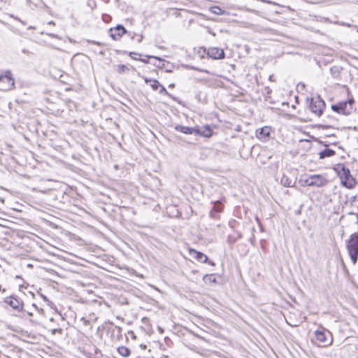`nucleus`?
<instances>
[{
	"label": "nucleus",
	"instance_id": "1",
	"mask_svg": "<svg viewBox=\"0 0 358 358\" xmlns=\"http://www.w3.org/2000/svg\"><path fill=\"white\" fill-rule=\"evenodd\" d=\"M334 171L341 179V183L348 189H352L357 182L352 177L348 168L343 164H338L334 168Z\"/></svg>",
	"mask_w": 358,
	"mask_h": 358
},
{
	"label": "nucleus",
	"instance_id": "2",
	"mask_svg": "<svg viewBox=\"0 0 358 358\" xmlns=\"http://www.w3.org/2000/svg\"><path fill=\"white\" fill-rule=\"evenodd\" d=\"M15 78L12 72L5 71L0 74V90L7 92L15 88Z\"/></svg>",
	"mask_w": 358,
	"mask_h": 358
},
{
	"label": "nucleus",
	"instance_id": "3",
	"mask_svg": "<svg viewBox=\"0 0 358 358\" xmlns=\"http://www.w3.org/2000/svg\"><path fill=\"white\" fill-rule=\"evenodd\" d=\"M346 247L353 264H355L358 257V233L352 234L350 236Z\"/></svg>",
	"mask_w": 358,
	"mask_h": 358
},
{
	"label": "nucleus",
	"instance_id": "4",
	"mask_svg": "<svg viewBox=\"0 0 358 358\" xmlns=\"http://www.w3.org/2000/svg\"><path fill=\"white\" fill-rule=\"evenodd\" d=\"M307 101L309 102V108L313 113L317 117L322 114L325 103L319 96L310 99H307Z\"/></svg>",
	"mask_w": 358,
	"mask_h": 358
},
{
	"label": "nucleus",
	"instance_id": "5",
	"mask_svg": "<svg viewBox=\"0 0 358 358\" xmlns=\"http://www.w3.org/2000/svg\"><path fill=\"white\" fill-rule=\"evenodd\" d=\"M304 183L307 186H313L317 187H322L328 183V180L322 175L314 174L308 176L305 180Z\"/></svg>",
	"mask_w": 358,
	"mask_h": 358
},
{
	"label": "nucleus",
	"instance_id": "6",
	"mask_svg": "<svg viewBox=\"0 0 358 358\" xmlns=\"http://www.w3.org/2000/svg\"><path fill=\"white\" fill-rule=\"evenodd\" d=\"M352 103L353 100L352 99L348 101L339 102L337 104L331 105V109L339 114L349 115L352 109Z\"/></svg>",
	"mask_w": 358,
	"mask_h": 358
},
{
	"label": "nucleus",
	"instance_id": "7",
	"mask_svg": "<svg viewBox=\"0 0 358 358\" xmlns=\"http://www.w3.org/2000/svg\"><path fill=\"white\" fill-rule=\"evenodd\" d=\"M3 302L13 310L20 313L24 308L22 300L17 296L10 295L4 299Z\"/></svg>",
	"mask_w": 358,
	"mask_h": 358
},
{
	"label": "nucleus",
	"instance_id": "8",
	"mask_svg": "<svg viewBox=\"0 0 358 358\" xmlns=\"http://www.w3.org/2000/svg\"><path fill=\"white\" fill-rule=\"evenodd\" d=\"M126 33V29L120 24L109 29L110 36L114 41H119Z\"/></svg>",
	"mask_w": 358,
	"mask_h": 358
},
{
	"label": "nucleus",
	"instance_id": "9",
	"mask_svg": "<svg viewBox=\"0 0 358 358\" xmlns=\"http://www.w3.org/2000/svg\"><path fill=\"white\" fill-rule=\"evenodd\" d=\"M33 309H34V311L28 310H24V308H22V310L20 311V317L25 321H29L32 323L37 322L34 316L36 313H38L39 312V310L36 308V307L35 306H33Z\"/></svg>",
	"mask_w": 358,
	"mask_h": 358
},
{
	"label": "nucleus",
	"instance_id": "10",
	"mask_svg": "<svg viewBox=\"0 0 358 358\" xmlns=\"http://www.w3.org/2000/svg\"><path fill=\"white\" fill-rule=\"evenodd\" d=\"M271 128L270 127L265 126L256 131L257 138L262 142L267 141L271 135Z\"/></svg>",
	"mask_w": 358,
	"mask_h": 358
},
{
	"label": "nucleus",
	"instance_id": "11",
	"mask_svg": "<svg viewBox=\"0 0 358 358\" xmlns=\"http://www.w3.org/2000/svg\"><path fill=\"white\" fill-rule=\"evenodd\" d=\"M152 64L159 69L165 70L166 72H171V69L168 68L170 63L160 57L154 56Z\"/></svg>",
	"mask_w": 358,
	"mask_h": 358
},
{
	"label": "nucleus",
	"instance_id": "12",
	"mask_svg": "<svg viewBox=\"0 0 358 358\" xmlns=\"http://www.w3.org/2000/svg\"><path fill=\"white\" fill-rule=\"evenodd\" d=\"M188 255L194 259L196 260L199 262H206L208 260V257L203 253L197 251L193 248H188Z\"/></svg>",
	"mask_w": 358,
	"mask_h": 358
},
{
	"label": "nucleus",
	"instance_id": "13",
	"mask_svg": "<svg viewBox=\"0 0 358 358\" xmlns=\"http://www.w3.org/2000/svg\"><path fill=\"white\" fill-rule=\"evenodd\" d=\"M196 135L203 137L209 138L213 136V128L210 125H205L202 127L199 126L196 127Z\"/></svg>",
	"mask_w": 358,
	"mask_h": 358
},
{
	"label": "nucleus",
	"instance_id": "14",
	"mask_svg": "<svg viewBox=\"0 0 358 358\" xmlns=\"http://www.w3.org/2000/svg\"><path fill=\"white\" fill-rule=\"evenodd\" d=\"M208 55L213 59H220L224 57V50L217 48H211L208 49Z\"/></svg>",
	"mask_w": 358,
	"mask_h": 358
},
{
	"label": "nucleus",
	"instance_id": "15",
	"mask_svg": "<svg viewBox=\"0 0 358 358\" xmlns=\"http://www.w3.org/2000/svg\"><path fill=\"white\" fill-rule=\"evenodd\" d=\"M175 129L178 131H180L185 134H196V127H185L182 125H176L175 127Z\"/></svg>",
	"mask_w": 358,
	"mask_h": 358
},
{
	"label": "nucleus",
	"instance_id": "16",
	"mask_svg": "<svg viewBox=\"0 0 358 358\" xmlns=\"http://www.w3.org/2000/svg\"><path fill=\"white\" fill-rule=\"evenodd\" d=\"M144 81L145 83L150 84V86L151 87V88L155 91H157L159 89V87H161L160 83L156 79H150V78H145Z\"/></svg>",
	"mask_w": 358,
	"mask_h": 358
},
{
	"label": "nucleus",
	"instance_id": "17",
	"mask_svg": "<svg viewBox=\"0 0 358 358\" xmlns=\"http://www.w3.org/2000/svg\"><path fill=\"white\" fill-rule=\"evenodd\" d=\"M315 336L316 340L320 343H325L328 341L326 334L323 331L316 330L315 331Z\"/></svg>",
	"mask_w": 358,
	"mask_h": 358
},
{
	"label": "nucleus",
	"instance_id": "18",
	"mask_svg": "<svg viewBox=\"0 0 358 358\" xmlns=\"http://www.w3.org/2000/svg\"><path fill=\"white\" fill-rule=\"evenodd\" d=\"M336 154L335 151L332 149L325 148L324 150L319 153L320 159H322L326 157H330Z\"/></svg>",
	"mask_w": 358,
	"mask_h": 358
},
{
	"label": "nucleus",
	"instance_id": "19",
	"mask_svg": "<svg viewBox=\"0 0 358 358\" xmlns=\"http://www.w3.org/2000/svg\"><path fill=\"white\" fill-rule=\"evenodd\" d=\"M117 350V352L123 357H128L131 355V350L124 345L119 346Z\"/></svg>",
	"mask_w": 358,
	"mask_h": 358
},
{
	"label": "nucleus",
	"instance_id": "20",
	"mask_svg": "<svg viewBox=\"0 0 358 358\" xmlns=\"http://www.w3.org/2000/svg\"><path fill=\"white\" fill-rule=\"evenodd\" d=\"M280 183L285 187H293V181L286 175H282Z\"/></svg>",
	"mask_w": 358,
	"mask_h": 358
},
{
	"label": "nucleus",
	"instance_id": "21",
	"mask_svg": "<svg viewBox=\"0 0 358 358\" xmlns=\"http://www.w3.org/2000/svg\"><path fill=\"white\" fill-rule=\"evenodd\" d=\"M129 71V67L124 64H119L115 68L117 74H124Z\"/></svg>",
	"mask_w": 358,
	"mask_h": 358
},
{
	"label": "nucleus",
	"instance_id": "22",
	"mask_svg": "<svg viewBox=\"0 0 358 358\" xmlns=\"http://www.w3.org/2000/svg\"><path fill=\"white\" fill-rule=\"evenodd\" d=\"M222 212V205L220 203H216L212 211H211V215L213 217H217V213H220Z\"/></svg>",
	"mask_w": 358,
	"mask_h": 358
},
{
	"label": "nucleus",
	"instance_id": "23",
	"mask_svg": "<svg viewBox=\"0 0 358 358\" xmlns=\"http://www.w3.org/2000/svg\"><path fill=\"white\" fill-rule=\"evenodd\" d=\"M154 56L151 55H145L143 57H141V59H139L138 61H141L145 64H152V61L153 60Z\"/></svg>",
	"mask_w": 358,
	"mask_h": 358
},
{
	"label": "nucleus",
	"instance_id": "24",
	"mask_svg": "<svg viewBox=\"0 0 358 358\" xmlns=\"http://www.w3.org/2000/svg\"><path fill=\"white\" fill-rule=\"evenodd\" d=\"M128 55L134 60L138 61L141 59V55L136 52H130Z\"/></svg>",
	"mask_w": 358,
	"mask_h": 358
},
{
	"label": "nucleus",
	"instance_id": "25",
	"mask_svg": "<svg viewBox=\"0 0 358 358\" xmlns=\"http://www.w3.org/2000/svg\"><path fill=\"white\" fill-rule=\"evenodd\" d=\"M210 11L213 13H215V14H217V15H220L222 13V9L220 8V7H217V6H213L210 8Z\"/></svg>",
	"mask_w": 358,
	"mask_h": 358
},
{
	"label": "nucleus",
	"instance_id": "26",
	"mask_svg": "<svg viewBox=\"0 0 358 358\" xmlns=\"http://www.w3.org/2000/svg\"><path fill=\"white\" fill-rule=\"evenodd\" d=\"M158 91H159V93L161 94H164L166 96H170V94L168 92L166 89L162 85H161V87H159Z\"/></svg>",
	"mask_w": 358,
	"mask_h": 358
},
{
	"label": "nucleus",
	"instance_id": "27",
	"mask_svg": "<svg viewBox=\"0 0 358 358\" xmlns=\"http://www.w3.org/2000/svg\"><path fill=\"white\" fill-rule=\"evenodd\" d=\"M131 334L132 339H134V340L136 339V336L135 335V334L133 331H131Z\"/></svg>",
	"mask_w": 358,
	"mask_h": 358
},
{
	"label": "nucleus",
	"instance_id": "28",
	"mask_svg": "<svg viewBox=\"0 0 358 358\" xmlns=\"http://www.w3.org/2000/svg\"><path fill=\"white\" fill-rule=\"evenodd\" d=\"M332 341H333V339L331 338L330 341L328 342L327 343L324 344V346H328V345H331L332 343Z\"/></svg>",
	"mask_w": 358,
	"mask_h": 358
},
{
	"label": "nucleus",
	"instance_id": "29",
	"mask_svg": "<svg viewBox=\"0 0 358 358\" xmlns=\"http://www.w3.org/2000/svg\"><path fill=\"white\" fill-rule=\"evenodd\" d=\"M140 347H141V348H142L143 350H145V349L147 348L146 345H143V344H141V345H140Z\"/></svg>",
	"mask_w": 358,
	"mask_h": 358
},
{
	"label": "nucleus",
	"instance_id": "30",
	"mask_svg": "<svg viewBox=\"0 0 358 358\" xmlns=\"http://www.w3.org/2000/svg\"><path fill=\"white\" fill-rule=\"evenodd\" d=\"M169 87L170 88H174L175 87V84L174 83H171L169 85Z\"/></svg>",
	"mask_w": 358,
	"mask_h": 358
},
{
	"label": "nucleus",
	"instance_id": "31",
	"mask_svg": "<svg viewBox=\"0 0 358 358\" xmlns=\"http://www.w3.org/2000/svg\"><path fill=\"white\" fill-rule=\"evenodd\" d=\"M262 1L263 2H266V3H271V2H270V1H266V0H262Z\"/></svg>",
	"mask_w": 358,
	"mask_h": 358
},
{
	"label": "nucleus",
	"instance_id": "32",
	"mask_svg": "<svg viewBox=\"0 0 358 358\" xmlns=\"http://www.w3.org/2000/svg\"><path fill=\"white\" fill-rule=\"evenodd\" d=\"M16 278H20V277L18 275H16Z\"/></svg>",
	"mask_w": 358,
	"mask_h": 358
}]
</instances>
